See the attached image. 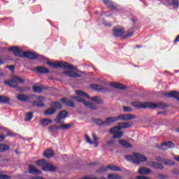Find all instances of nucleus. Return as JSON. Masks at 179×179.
I'll list each match as a JSON object with an SVG mask.
<instances>
[{"label":"nucleus","instance_id":"nucleus-1","mask_svg":"<svg viewBox=\"0 0 179 179\" xmlns=\"http://www.w3.org/2000/svg\"><path fill=\"white\" fill-rule=\"evenodd\" d=\"M8 51L13 52L15 57H20V58H28L32 61L37 59V54L30 51L23 52L17 46L9 48Z\"/></svg>","mask_w":179,"mask_h":179},{"label":"nucleus","instance_id":"nucleus-2","mask_svg":"<svg viewBox=\"0 0 179 179\" xmlns=\"http://www.w3.org/2000/svg\"><path fill=\"white\" fill-rule=\"evenodd\" d=\"M126 158L127 160H130L131 162H133V163H135V164H141V162L143 163H145V162H148V158L145 157V155L136 152L133 155H127Z\"/></svg>","mask_w":179,"mask_h":179},{"label":"nucleus","instance_id":"nucleus-3","mask_svg":"<svg viewBox=\"0 0 179 179\" xmlns=\"http://www.w3.org/2000/svg\"><path fill=\"white\" fill-rule=\"evenodd\" d=\"M46 64L47 65H49V66H51V68H55V69L58 68H62L63 69H70L71 71L74 69L73 66L72 64L65 62H59L58 63H55L48 61Z\"/></svg>","mask_w":179,"mask_h":179},{"label":"nucleus","instance_id":"nucleus-4","mask_svg":"<svg viewBox=\"0 0 179 179\" xmlns=\"http://www.w3.org/2000/svg\"><path fill=\"white\" fill-rule=\"evenodd\" d=\"M71 99H73V100H76L78 103H83L84 106L87 107V108H90L91 110H97V106H96V104L93 103V102H87L80 96H71Z\"/></svg>","mask_w":179,"mask_h":179},{"label":"nucleus","instance_id":"nucleus-5","mask_svg":"<svg viewBox=\"0 0 179 179\" xmlns=\"http://www.w3.org/2000/svg\"><path fill=\"white\" fill-rule=\"evenodd\" d=\"M136 116L132 114H122L117 117H112L113 122H117V121H131V120H135Z\"/></svg>","mask_w":179,"mask_h":179},{"label":"nucleus","instance_id":"nucleus-6","mask_svg":"<svg viewBox=\"0 0 179 179\" xmlns=\"http://www.w3.org/2000/svg\"><path fill=\"white\" fill-rule=\"evenodd\" d=\"M4 83L10 87H17L18 83H24V80L20 78L19 76H14L11 80H4Z\"/></svg>","mask_w":179,"mask_h":179},{"label":"nucleus","instance_id":"nucleus-7","mask_svg":"<svg viewBox=\"0 0 179 179\" xmlns=\"http://www.w3.org/2000/svg\"><path fill=\"white\" fill-rule=\"evenodd\" d=\"M92 121L95 124V125H97L98 127H103V125L108 127V125L113 122V117H106V122L102 121L101 119L99 118H92Z\"/></svg>","mask_w":179,"mask_h":179},{"label":"nucleus","instance_id":"nucleus-8","mask_svg":"<svg viewBox=\"0 0 179 179\" xmlns=\"http://www.w3.org/2000/svg\"><path fill=\"white\" fill-rule=\"evenodd\" d=\"M132 127L131 122H120L118 124V126L114 127L110 129L111 132L114 133V131H121V129H128Z\"/></svg>","mask_w":179,"mask_h":179},{"label":"nucleus","instance_id":"nucleus-9","mask_svg":"<svg viewBox=\"0 0 179 179\" xmlns=\"http://www.w3.org/2000/svg\"><path fill=\"white\" fill-rule=\"evenodd\" d=\"M156 148L159 150H169V149H173V148H174V143L172 141H167L162 143L161 145L157 144Z\"/></svg>","mask_w":179,"mask_h":179},{"label":"nucleus","instance_id":"nucleus-10","mask_svg":"<svg viewBox=\"0 0 179 179\" xmlns=\"http://www.w3.org/2000/svg\"><path fill=\"white\" fill-rule=\"evenodd\" d=\"M90 87L93 90H96V92H100L101 93H107V92H110V89H108L107 87H103L96 84L90 85Z\"/></svg>","mask_w":179,"mask_h":179},{"label":"nucleus","instance_id":"nucleus-11","mask_svg":"<svg viewBox=\"0 0 179 179\" xmlns=\"http://www.w3.org/2000/svg\"><path fill=\"white\" fill-rule=\"evenodd\" d=\"M168 106L167 104L162 102H158L157 103L150 102V108H159V110H165V108H167Z\"/></svg>","mask_w":179,"mask_h":179},{"label":"nucleus","instance_id":"nucleus-12","mask_svg":"<svg viewBox=\"0 0 179 179\" xmlns=\"http://www.w3.org/2000/svg\"><path fill=\"white\" fill-rule=\"evenodd\" d=\"M131 106L136 108H150V102H132Z\"/></svg>","mask_w":179,"mask_h":179},{"label":"nucleus","instance_id":"nucleus-13","mask_svg":"<svg viewBox=\"0 0 179 179\" xmlns=\"http://www.w3.org/2000/svg\"><path fill=\"white\" fill-rule=\"evenodd\" d=\"M113 36L115 37H122V36H124V34H125V29L124 27H115L113 28Z\"/></svg>","mask_w":179,"mask_h":179},{"label":"nucleus","instance_id":"nucleus-14","mask_svg":"<svg viewBox=\"0 0 179 179\" xmlns=\"http://www.w3.org/2000/svg\"><path fill=\"white\" fill-rule=\"evenodd\" d=\"M31 71H33L34 72H36V73H42V74L50 73V70H48V69L44 66L34 67L33 69H31Z\"/></svg>","mask_w":179,"mask_h":179},{"label":"nucleus","instance_id":"nucleus-15","mask_svg":"<svg viewBox=\"0 0 179 179\" xmlns=\"http://www.w3.org/2000/svg\"><path fill=\"white\" fill-rule=\"evenodd\" d=\"M42 170H43V171H57L58 167L54 166V164L46 163L42 167Z\"/></svg>","mask_w":179,"mask_h":179},{"label":"nucleus","instance_id":"nucleus-16","mask_svg":"<svg viewBox=\"0 0 179 179\" xmlns=\"http://www.w3.org/2000/svg\"><path fill=\"white\" fill-rule=\"evenodd\" d=\"M64 75H66V76H69V78H82V75L75 72V71H64Z\"/></svg>","mask_w":179,"mask_h":179},{"label":"nucleus","instance_id":"nucleus-17","mask_svg":"<svg viewBox=\"0 0 179 179\" xmlns=\"http://www.w3.org/2000/svg\"><path fill=\"white\" fill-rule=\"evenodd\" d=\"M110 86L114 89H118L119 90H125V89H127V86L120 83H110Z\"/></svg>","mask_w":179,"mask_h":179},{"label":"nucleus","instance_id":"nucleus-18","mask_svg":"<svg viewBox=\"0 0 179 179\" xmlns=\"http://www.w3.org/2000/svg\"><path fill=\"white\" fill-rule=\"evenodd\" d=\"M164 97H173V99H176L179 101V93L177 91H172L169 93H165L164 94Z\"/></svg>","mask_w":179,"mask_h":179},{"label":"nucleus","instance_id":"nucleus-19","mask_svg":"<svg viewBox=\"0 0 179 179\" xmlns=\"http://www.w3.org/2000/svg\"><path fill=\"white\" fill-rule=\"evenodd\" d=\"M109 134H113V139H120L122 138V136L124 135V132L117 131V130H113V133L111 131V130H110Z\"/></svg>","mask_w":179,"mask_h":179},{"label":"nucleus","instance_id":"nucleus-20","mask_svg":"<svg viewBox=\"0 0 179 179\" xmlns=\"http://www.w3.org/2000/svg\"><path fill=\"white\" fill-rule=\"evenodd\" d=\"M103 2L109 9L111 10H115L117 9V6L114 5V3L111 0H103Z\"/></svg>","mask_w":179,"mask_h":179},{"label":"nucleus","instance_id":"nucleus-21","mask_svg":"<svg viewBox=\"0 0 179 179\" xmlns=\"http://www.w3.org/2000/svg\"><path fill=\"white\" fill-rule=\"evenodd\" d=\"M28 172L29 174H41V171L37 169L34 165H29Z\"/></svg>","mask_w":179,"mask_h":179},{"label":"nucleus","instance_id":"nucleus-22","mask_svg":"<svg viewBox=\"0 0 179 179\" xmlns=\"http://www.w3.org/2000/svg\"><path fill=\"white\" fill-rule=\"evenodd\" d=\"M17 99L20 101L26 103V101H29V100H30V96L29 95H26L24 94H20L17 96Z\"/></svg>","mask_w":179,"mask_h":179},{"label":"nucleus","instance_id":"nucleus-23","mask_svg":"<svg viewBox=\"0 0 179 179\" xmlns=\"http://www.w3.org/2000/svg\"><path fill=\"white\" fill-rule=\"evenodd\" d=\"M61 101L68 107H75V103H73V101H72V100L71 99H68L66 98H62Z\"/></svg>","mask_w":179,"mask_h":179},{"label":"nucleus","instance_id":"nucleus-24","mask_svg":"<svg viewBox=\"0 0 179 179\" xmlns=\"http://www.w3.org/2000/svg\"><path fill=\"white\" fill-rule=\"evenodd\" d=\"M118 143L122 148H125L126 149H130L132 148V145H131L127 140H118Z\"/></svg>","mask_w":179,"mask_h":179},{"label":"nucleus","instance_id":"nucleus-25","mask_svg":"<svg viewBox=\"0 0 179 179\" xmlns=\"http://www.w3.org/2000/svg\"><path fill=\"white\" fill-rule=\"evenodd\" d=\"M150 166L152 169H155V170H163V169H164V166H163V165H162L156 162H152L150 164Z\"/></svg>","mask_w":179,"mask_h":179},{"label":"nucleus","instance_id":"nucleus-26","mask_svg":"<svg viewBox=\"0 0 179 179\" xmlns=\"http://www.w3.org/2000/svg\"><path fill=\"white\" fill-rule=\"evenodd\" d=\"M72 127H73V123L72 122L64 124V122H62V124H60V129H62L63 131H66V129H71Z\"/></svg>","mask_w":179,"mask_h":179},{"label":"nucleus","instance_id":"nucleus-27","mask_svg":"<svg viewBox=\"0 0 179 179\" xmlns=\"http://www.w3.org/2000/svg\"><path fill=\"white\" fill-rule=\"evenodd\" d=\"M150 173H152V171L146 167H141L138 169V174L146 176L150 174Z\"/></svg>","mask_w":179,"mask_h":179},{"label":"nucleus","instance_id":"nucleus-28","mask_svg":"<svg viewBox=\"0 0 179 179\" xmlns=\"http://www.w3.org/2000/svg\"><path fill=\"white\" fill-rule=\"evenodd\" d=\"M57 113V109L49 108L46 109L44 112L45 115H54Z\"/></svg>","mask_w":179,"mask_h":179},{"label":"nucleus","instance_id":"nucleus-29","mask_svg":"<svg viewBox=\"0 0 179 179\" xmlns=\"http://www.w3.org/2000/svg\"><path fill=\"white\" fill-rule=\"evenodd\" d=\"M50 106L52 107V108H57L58 110L62 108V105L58 101H52L50 103Z\"/></svg>","mask_w":179,"mask_h":179},{"label":"nucleus","instance_id":"nucleus-30","mask_svg":"<svg viewBox=\"0 0 179 179\" xmlns=\"http://www.w3.org/2000/svg\"><path fill=\"white\" fill-rule=\"evenodd\" d=\"M91 100L94 101V103H96V104H103L104 103L100 96H92Z\"/></svg>","mask_w":179,"mask_h":179},{"label":"nucleus","instance_id":"nucleus-31","mask_svg":"<svg viewBox=\"0 0 179 179\" xmlns=\"http://www.w3.org/2000/svg\"><path fill=\"white\" fill-rule=\"evenodd\" d=\"M10 101V99H9V97L0 95V103H2L3 104H8Z\"/></svg>","mask_w":179,"mask_h":179},{"label":"nucleus","instance_id":"nucleus-32","mask_svg":"<svg viewBox=\"0 0 179 179\" xmlns=\"http://www.w3.org/2000/svg\"><path fill=\"white\" fill-rule=\"evenodd\" d=\"M50 124H52V120L50 119L45 118L41 120V125H43V127L50 125Z\"/></svg>","mask_w":179,"mask_h":179},{"label":"nucleus","instance_id":"nucleus-33","mask_svg":"<svg viewBox=\"0 0 179 179\" xmlns=\"http://www.w3.org/2000/svg\"><path fill=\"white\" fill-rule=\"evenodd\" d=\"M61 129V126H58L57 124H52L48 127L49 132H55V131H58Z\"/></svg>","mask_w":179,"mask_h":179},{"label":"nucleus","instance_id":"nucleus-34","mask_svg":"<svg viewBox=\"0 0 179 179\" xmlns=\"http://www.w3.org/2000/svg\"><path fill=\"white\" fill-rule=\"evenodd\" d=\"M57 116H59V117L61 120H64V118H66V117H68V110H64L60 111L57 115Z\"/></svg>","mask_w":179,"mask_h":179},{"label":"nucleus","instance_id":"nucleus-35","mask_svg":"<svg viewBox=\"0 0 179 179\" xmlns=\"http://www.w3.org/2000/svg\"><path fill=\"white\" fill-rule=\"evenodd\" d=\"M32 89L34 92V93H41L44 89H45L44 87H39L37 85L32 86Z\"/></svg>","mask_w":179,"mask_h":179},{"label":"nucleus","instance_id":"nucleus-36","mask_svg":"<svg viewBox=\"0 0 179 179\" xmlns=\"http://www.w3.org/2000/svg\"><path fill=\"white\" fill-rule=\"evenodd\" d=\"M111 170V171H121V169L114 164L108 165V170Z\"/></svg>","mask_w":179,"mask_h":179},{"label":"nucleus","instance_id":"nucleus-37","mask_svg":"<svg viewBox=\"0 0 179 179\" xmlns=\"http://www.w3.org/2000/svg\"><path fill=\"white\" fill-rule=\"evenodd\" d=\"M108 167L101 166L100 168L96 171V173H98L99 174H103V173H106V171H108Z\"/></svg>","mask_w":179,"mask_h":179},{"label":"nucleus","instance_id":"nucleus-38","mask_svg":"<svg viewBox=\"0 0 179 179\" xmlns=\"http://www.w3.org/2000/svg\"><path fill=\"white\" fill-rule=\"evenodd\" d=\"M108 179H122V177L121 176L117 174V173H110L108 175Z\"/></svg>","mask_w":179,"mask_h":179},{"label":"nucleus","instance_id":"nucleus-39","mask_svg":"<svg viewBox=\"0 0 179 179\" xmlns=\"http://www.w3.org/2000/svg\"><path fill=\"white\" fill-rule=\"evenodd\" d=\"M44 156L45 157H47V159H50L54 156V152L52 150L45 151Z\"/></svg>","mask_w":179,"mask_h":179},{"label":"nucleus","instance_id":"nucleus-40","mask_svg":"<svg viewBox=\"0 0 179 179\" xmlns=\"http://www.w3.org/2000/svg\"><path fill=\"white\" fill-rule=\"evenodd\" d=\"M33 112H29L25 114L24 121L29 122L33 120Z\"/></svg>","mask_w":179,"mask_h":179},{"label":"nucleus","instance_id":"nucleus-41","mask_svg":"<svg viewBox=\"0 0 179 179\" xmlns=\"http://www.w3.org/2000/svg\"><path fill=\"white\" fill-rule=\"evenodd\" d=\"M76 92L78 96L89 99V94H86V92H83L82 90H77Z\"/></svg>","mask_w":179,"mask_h":179},{"label":"nucleus","instance_id":"nucleus-42","mask_svg":"<svg viewBox=\"0 0 179 179\" xmlns=\"http://www.w3.org/2000/svg\"><path fill=\"white\" fill-rule=\"evenodd\" d=\"M9 145L3 143L0 144V152H6V150H9Z\"/></svg>","mask_w":179,"mask_h":179},{"label":"nucleus","instance_id":"nucleus-43","mask_svg":"<svg viewBox=\"0 0 179 179\" xmlns=\"http://www.w3.org/2000/svg\"><path fill=\"white\" fill-rule=\"evenodd\" d=\"M32 104L36 106V107H44V106H45V104H44V103L41 102V101H33Z\"/></svg>","mask_w":179,"mask_h":179},{"label":"nucleus","instance_id":"nucleus-44","mask_svg":"<svg viewBox=\"0 0 179 179\" xmlns=\"http://www.w3.org/2000/svg\"><path fill=\"white\" fill-rule=\"evenodd\" d=\"M47 164V161L45 159H41L36 161V166H44Z\"/></svg>","mask_w":179,"mask_h":179},{"label":"nucleus","instance_id":"nucleus-45","mask_svg":"<svg viewBox=\"0 0 179 179\" xmlns=\"http://www.w3.org/2000/svg\"><path fill=\"white\" fill-rule=\"evenodd\" d=\"M156 177H157V178H159V179L169 178V176L167 175H164V174H162V173L157 174Z\"/></svg>","mask_w":179,"mask_h":179},{"label":"nucleus","instance_id":"nucleus-46","mask_svg":"<svg viewBox=\"0 0 179 179\" xmlns=\"http://www.w3.org/2000/svg\"><path fill=\"white\" fill-rule=\"evenodd\" d=\"M164 164H166V166H174V164H176V162L169 160V161H166L164 159Z\"/></svg>","mask_w":179,"mask_h":179},{"label":"nucleus","instance_id":"nucleus-47","mask_svg":"<svg viewBox=\"0 0 179 179\" xmlns=\"http://www.w3.org/2000/svg\"><path fill=\"white\" fill-rule=\"evenodd\" d=\"M36 59L38 61H45V57L41 55L36 54Z\"/></svg>","mask_w":179,"mask_h":179},{"label":"nucleus","instance_id":"nucleus-48","mask_svg":"<svg viewBox=\"0 0 179 179\" xmlns=\"http://www.w3.org/2000/svg\"><path fill=\"white\" fill-rule=\"evenodd\" d=\"M85 141L87 142V143H90V145H93V141H92V139L90 138V137H89V136L87 134H85Z\"/></svg>","mask_w":179,"mask_h":179},{"label":"nucleus","instance_id":"nucleus-49","mask_svg":"<svg viewBox=\"0 0 179 179\" xmlns=\"http://www.w3.org/2000/svg\"><path fill=\"white\" fill-rule=\"evenodd\" d=\"M114 143H115V141H114V139H111V140L106 141V145H108L109 147L113 146V145H114Z\"/></svg>","mask_w":179,"mask_h":179},{"label":"nucleus","instance_id":"nucleus-50","mask_svg":"<svg viewBox=\"0 0 179 179\" xmlns=\"http://www.w3.org/2000/svg\"><path fill=\"white\" fill-rule=\"evenodd\" d=\"M124 113H131L132 111V108L129 106H123Z\"/></svg>","mask_w":179,"mask_h":179},{"label":"nucleus","instance_id":"nucleus-51","mask_svg":"<svg viewBox=\"0 0 179 179\" xmlns=\"http://www.w3.org/2000/svg\"><path fill=\"white\" fill-rule=\"evenodd\" d=\"M133 36H134V32L131 31L130 33H128L124 36V38H130V37H133Z\"/></svg>","mask_w":179,"mask_h":179},{"label":"nucleus","instance_id":"nucleus-52","mask_svg":"<svg viewBox=\"0 0 179 179\" xmlns=\"http://www.w3.org/2000/svg\"><path fill=\"white\" fill-rule=\"evenodd\" d=\"M0 179H10V176L8 175L0 174Z\"/></svg>","mask_w":179,"mask_h":179},{"label":"nucleus","instance_id":"nucleus-53","mask_svg":"<svg viewBox=\"0 0 179 179\" xmlns=\"http://www.w3.org/2000/svg\"><path fill=\"white\" fill-rule=\"evenodd\" d=\"M62 119H61V117H59V116H57V118H55L54 120L55 122H56V124H62V122H61Z\"/></svg>","mask_w":179,"mask_h":179},{"label":"nucleus","instance_id":"nucleus-54","mask_svg":"<svg viewBox=\"0 0 179 179\" xmlns=\"http://www.w3.org/2000/svg\"><path fill=\"white\" fill-rule=\"evenodd\" d=\"M155 160L157 161V162H164V158H163V157H155Z\"/></svg>","mask_w":179,"mask_h":179},{"label":"nucleus","instance_id":"nucleus-55","mask_svg":"<svg viewBox=\"0 0 179 179\" xmlns=\"http://www.w3.org/2000/svg\"><path fill=\"white\" fill-rule=\"evenodd\" d=\"M172 5H173V6H178V5H179V2H178V1H177V0H173L172 1Z\"/></svg>","mask_w":179,"mask_h":179},{"label":"nucleus","instance_id":"nucleus-56","mask_svg":"<svg viewBox=\"0 0 179 179\" xmlns=\"http://www.w3.org/2000/svg\"><path fill=\"white\" fill-rule=\"evenodd\" d=\"M136 179H150L147 176H138L136 178Z\"/></svg>","mask_w":179,"mask_h":179},{"label":"nucleus","instance_id":"nucleus-57","mask_svg":"<svg viewBox=\"0 0 179 179\" xmlns=\"http://www.w3.org/2000/svg\"><path fill=\"white\" fill-rule=\"evenodd\" d=\"M172 173L173 174H175V176H178L179 175V170L173 169V170H172Z\"/></svg>","mask_w":179,"mask_h":179},{"label":"nucleus","instance_id":"nucleus-58","mask_svg":"<svg viewBox=\"0 0 179 179\" xmlns=\"http://www.w3.org/2000/svg\"><path fill=\"white\" fill-rule=\"evenodd\" d=\"M7 136H15V133L12 131H7Z\"/></svg>","mask_w":179,"mask_h":179},{"label":"nucleus","instance_id":"nucleus-59","mask_svg":"<svg viewBox=\"0 0 179 179\" xmlns=\"http://www.w3.org/2000/svg\"><path fill=\"white\" fill-rule=\"evenodd\" d=\"M7 68H8L10 71H15V66L13 65L7 66Z\"/></svg>","mask_w":179,"mask_h":179},{"label":"nucleus","instance_id":"nucleus-60","mask_svg":"<svg viewBox=\"0 0 179 179\" xmlns=\"http://www.w3.org/2000/svg\"><path fill=\"white\" fill-rule=\"evenodd\" d=\"M92 138H93V139H94V141L95 142H97V140H98L99 138H97V136H96V134H92Z\"/></svg>","mask_w":179,"mask_h":179},{"label":"nucleus","instance_id":"nucleus-61","mask_svg":"<svg viewBox=\"0 0 179 179\" xmlns=\"http://www.w3.org/2000/svg\"><path fill=\"white\" fill-rule=\"evenodd\" d=\"M37 100H38L39 101H41V100H44V96H38L36 97Z\"/></svg>","mask_w":179,"mask_h":179},{"label":"nucleus","instance_id":"nucleus-62","mask_svg":"<svg viewBox=\"0 0 179 179\" xmlns=\"http://www.w3.org/2000/svg\"><path fill=\"white\" fill-rule=\"evenodd\" d=\"M178 41H179V35H178V36H176V38H175L173 43H178Z\"/></svg>","mask_w":179,"mask_h":179},{"label":"nucleus","instance_id":"nucleus-63","mask_svg":"<svg viewBox=\"0 0 179 179\" xmlns=\"http://www.w3.org/2000/svg\"><path fill=\"white\" fill-rule=\"evenodd\" d=\"M5 139V136L0 134V142H2Z\"/></svg>","mask_w":179,"mask_h":179},{"label":"nucleus","instance_id":"nucleus-64","mask_svg":"<svg viewBox=\"0 0 179 179\" xmlns=\"http://www.w3.org/2000/svg\"><path fill=\"white\" fill-rule=\"evenodd\" d=\"M175 160H176L177 162H179V156L178 155H176L173 157Z\"/></svg>","mask_w":179,"mask_h":179}]
</instances>
